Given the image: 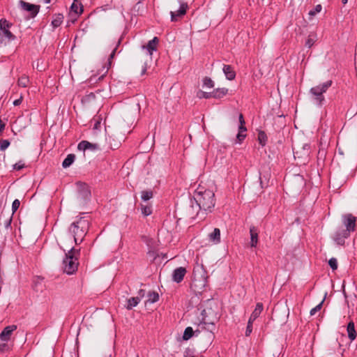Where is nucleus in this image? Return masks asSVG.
Segmentation results:
<instances>
[{
  "label": "nucleus",
  "mask_w": 357,
  "mask_h": 357,
  "mask_svg": "<svg viewBox=\"0 0 357 357\" xmlns=\"http://www.w3.org/2000/svg\"><path fill=\"white\" fill-rule=\"evenodd\" d=\"M215 204L214 192L199 185L194 192L193 199H190L187 214L190 218H197L199 220H203L208 213L212 212Z\"/></svg>",
  "instance_id": "1"
},
{
  "label": "nucleus",
  "mask_w": 357,
  "mask_h": 357,
  "mask_svg": "<svg viewBox=\"0 0 357 357\" xmlns=\"http://www.w3.org/2000/svg\"><path fill=\"white\" fill-rule=\"evenodd\" d=\"M208 274L202 263L198 260L193 269V279L191 283V288L195 293H201L204 291L208 282Z\"/></svg>",
  "instance_id": "2"
},
{
  "label": "nucleus",
  "mask_w": 357,
  "mask_h": 357,
  "mask_svg": "<svg viewBox=\"0 0 357 357\" xmlns=\"http://www.w3.org/2000/svg\"><path fill=\"white\" fill-rule=\"evenodd\" d=\"M89 228V222L84 217L79 218L71 224L68 231L73 236L75 244H79L83 241Z\"/></svg>",
  "instance_id": "3"
},
{
  "label": "nucleus",
  "mask_w": 357,
  "mask_h": 357,
  "mask_svg": "<svg viewBox=\"0 0 357 357\" xmlns=\"http://www.w3.org/2000/svg\"><path fill=\"white\" fill-rule=\"evenodd\" d=\"M80 254L79 249L72 247L66 254V257L63 260V271L68 275L73 274L78 267V257Z\"/></svg>",
  "instance_id": "4"
},
{
  "label": "nucleus",
  "mask_w": 357,
  "mask_h": 357,
  "mask_svg": "<svg viewBox=\"0 0 357 357\" xmlns=\"http://www.w3.org/2000/svg\"><path fill=\"white\" fill-rule=\"evenodd\" d=\"M331 84L332 81L328 80L310 89V94L311 96V99L314 104L319 107H321L323 105L325 101L324 93L326 92Z\"/></svg>",
  "instance_id": "5"
},
{
  "label": "nucleus",
  "mask_w": 357,
  "mask_h": 357,
  "mask_svg": "<svg viewBox=\"0 0 357 357\" xmlns=\"http://www.w3.org/2000/svg\"><path fill=\"white\" fill-rule=\"evenodd\" d=\"M13 24L6 19L0 20V43L6 45L8 43L16 39V36L13 35L10 29Z\"/></svg>",
  "instance_id": "6"
},
{
  "label": "nucleus",
  "mask_w": 357,
  "mask_h": 357,
  "mask_svg": "<svg viewBox=\"0 0 357 357\" xmlns=\"http://www.w3.org/2000/svg\"><path fill=\"white\" fill-rule=\"evenodd\" d=\"M346 229H343V236L349 237L351 231H355L356 218L351 213L346 214L342 218Z\"/></svg>",
  "instance_id": "7"
},
{
  "label": "nucleus",
  "mask_w": 357,
  "mask_h": 357,
  "mask_svg": "<svg viewBox=\"0 0 357 357\" xmlns=\"http://www.w3.org/2000/svg\"><path fill=\"white\" fill-rule=\"evenodd\" d=\"M262 310L263 304L261 303H257L255 309L251 314L250 319L248 320L245 331V336H249L251 334L252 331V323L260 315Z\"/></svg>",
  "instance_id": "8"
},
{
  "label": "nucleus",
  "mask_w": 357,
  "mask_h": 357,
  "mask_svg": "<svg viewBox=\"0 0 357 357\" xmlns=\"http://www.w3.org/2000/svg\"><path fill=\"white\" fill-rule=\"evenodd\" d=\"M210 310H204L202 311V314L203 316V318L202 321L199 324V327L201 329H205L212 333L215 329V322L218 320V317L215 316L211 321H206V317H205V314L209 313Z\"/></svg>",
  "instance_id": "9"
},
{
  "label": "nucleus",
  "mask_w": 357,
  "mask_h": 357,
  "mask_svg": "<svg viewBox=\"0 0 357 357\" xmlns=\"http://www.w3.org/2000/svg\"><path fill=\"white\" fill-rule=\"evenodd\" d=\"M294 158H301L305 160L307 159L310 153V146L308 144H304L301 146H297L293 148Z\"/></svg>",
  "instance_id": "10"
},
{
  "label": "nucleus",
  "mask_w": 357,
  "mask_h": 357,
  "mask_svg": "<svg viewBox=\"0 0 357 357\" xmlns=\"http://www.w3.org/2000/svg\"><path fill=\"white\" fill-rule=\"evenodd\" d=\"M178 3L180 5L179 9L176 12H174V11L170 12L172 22H176L178 20V17L185 15L186 13L187 9L188 8V6L186 2L179 0Z\"/></svg>",
  "instance_id": "11"
},
{
  "label": "nucleus",
  "mask_w": 357,
  "mask_h": 357,
  "mask_svg": "<svg viewBox=\"0 0 357 357\" xmlns=\"http://www.w3.org/2000/svg\"><path fill=\"white\" fill-rule=\"evenodd\" d=\"M19 5L20 6L22 10L29 12L32 17L36 16L40 10V6L31 4L25 2L23 0H20L19 1Z\"/></svg>",
  "instance_id": "12"
},
{
  "label": "nucleus",
  "mask_w": 357,
  "mask_h": 357,
  "mask_svg": "<svg viewBox=\"0 0 357 357\" xmlns=\"http://www.w3.org/2000/svg\"><path fill=\"white\" fill-rule=\"evenodd\" d=\"M17 329L16 325H10L3 328L0 333V340L3 342H8L10 340L13 333Z\"/></svg>",
  "instance_id": "13"
},
{
  "label": "nucleus",
  "mask_w": 357,
  "mask_h": 357,
  "mask_svg": "<svg viewBox=\"0 0 357 357\" xmlns=\"http://www.w3.org/2000/svg\"><path fill=\"white\" fill-rule=\"evenodd\" d=\"M77 149L80 151H85L87 149H90L92 151L101 149L99 144L97 143H91L88 141H82L78 144Z\"/></svg>",
  "instance_id": "14"
},
{
  "label": "nucleus",
  "mask_w": 357,
  "mask_h": 357,
  "mask_svg": "<svg viewBox=\"0 0 357 357\" xmlns=\"http://www.w3.org/2000/svg\"><path fill=\"white\" fill-rule=\"evenodd\" d=\"M186 273V269L183 267H178L176 268L172 274V279L174 282L179 283L183 280Z\"/></svg>",
  "instance_id": "15"
},
{
  "label": "nucleus",
  "mask_w": 357,
  "mask_h": 357,
  "mask_svg": "<svg viewBox=\"0 0 357 357\" xmlns=\"http://www.w3.org/2000/svg\"><path fill=\"white\" fill-rule=\"evenodd\" d=\"M250 246L256 247L258 243V230L255 226L250 227Z\"/></svg>",
  "instance_id": "16"
},
{
  "label": "nucleus",
  "mask_w": 357,
  "mask_h": 357,
  "mask_svg": "<svg viewBox=\"0 0 357 357\" xmlns=\"http://www.w3.org/2000/svg\"><path fill=\"white\" fill-rule=\"evenodd\" d=\"M222 70L227 79L233 80L235 78L236 73L231 66L224 65Z\"/></svg>",
  "instance_id": "17"
},
{
  "label": "nucleus",
  "mask_w": 357,
  "mask_h": 357,
  "mask_svg": "<svg viewBox=\"0 0 357 357\" xmlns=\"http://www.w3.org/2000/svg\"><path fill=\"white\" fill-rule=\"evenodd\" d=\"M199 333V329H197L196 331H194L192 327H187L184 331L183 339L184 340H188L192 337L194 334H196V335H197Z\"/></svg>",
  "instance_id": "18"
},
{
  "label": "nucleus",
  "mask_w": 357,
  "mask_h": 357,
  "mask_svg": "<svg viewBox=\"0 0 357 357\" xmlns=\"http://www.w3.org/2000/svg\"><path fill=\"white\" fill-rule=\"evenodd\" d=\"M209 239L215 244H218L220 242V230L218 228H215L209 234Z\"/></svg>",
  "instance_id": "19"
},
{
  "label": "nucleus",
  "mask_w": 357,
  "mask_h": 357,
  "mask_svg": "<svg viewBox=\"0 0 357 357\" xmlns=\"http://www.w3.org/2000/svg\"><path fill=\"white\" fill-rule=\"evenodd\" d=\"M349 338L352 341L356 337V332L354 328V324L353 321H350L347 325V328Z\"/></svg>",
  "instance_id": "20"
},
{
  "label": "nucleus",
  "mask_w": 357,
  "mask_h": 357,
  "mask_svg": "<svg viewBox=\"0 0 357 357\" xmlns=\"http://www.w3.org/2000/svg\"><path fill=\"white\" fill-rule=\"evenodd\" d=\"M158 43V39L157 37H154L152 40H149L147 45L145 47L148 50L150 55L152 54V52L156 50V45Z\"/></svg>",
  "instance_id": "21"
},
{
  "label": "nucleus",
  "mask_w": 357,
  "mask_h": 357,
  "mask_svg": "<svg viewBox=\"0 0 357 357\" xmlns=\"http://www.w3.org/2000/svg\"><path fill=\"white\" fill-rule=\"evenodd\" d=\"M75 155L70 153L68 154L66 158L64 159V160L62 162V167L63 168H68L75 161Z\"/></svg>",
  "instance_id": "22"
},
{
  "label": "nucleus",
  "mask_w": 357,
  "mask_h": 357,
  "mask_svg": "<svg viewBox=\"0 0 357 357\" xmlns=\"http://www.w3.org/2000/svg\"><path fill=\"white\" fill-rule=\"evenodd\" d=\"M343 229L338 230L336 231L335 236H334V241L337 243L338 245H343L344 243V239L347 238L348 237L343 236Z\"/></svg>",
  "instance_id": "23"
},
{
  "label": "nucleus",
  "mask_w": 357,
  "mask_h": 357,
  "mask_svg": "<svg viewBox=\"0 0 357 357\" xmlns=\"http://www.w3.org/2000/svg\"><path fill=\"white\" fill-rule=\"evenodd\" d=\"M228 89L225 88H218L212 92L213 98H221L227 93Z\"/></svg>",
  "instance_id": "24"
},
{
  "label": "nucleus",
  "mask_w": 357,
  "mask_h": 357,
  "mask_svg": "<svg viewBox=\"0 0 357 357\" xmlns=\"http://www.w3.org/2000/svg\"><path fill=\"white\" fill-rule=\"evenodd\" d=\"M63 18L64 17L62 14L59 13L57 15H55L53 20L52 21V25L53 26V27H59L61 24Z\"/></svg>",
  "instance_id": "25"
},
{
  "label": "nucleus",
  "mask_w": 357,
  "mask_h": 357,
  "mask_svg": "<svg viewBox=\"0 0 357 357\" xmlns=\"http://www.w3.org/2000/svg\"><path fill=\"white\" fill-rule=\"evenodd\" d=\"M71 11L74 12L77 15H80L83 12L82 6L77 2V0H74L70 7Z\"/></svg>",
  "instance_id": "26"
},
{
  "label": "nucleus",
  "mask_w": 357,
  "mask_h": 357,
  "mask_svg": "<svg viewBox=\"0 0 357 357\" xmlns=\"http://www.w3.org/2000/svg\"><path fill=\"white\" fill-rule=\"evenodd\" d=\"M140 301V297H132L128 300L127 309L131 310L132 307H135Z\"/></svg>",
  "instance_id": "27"
},
{
  "label": "nucleus",
  "mask_w": 357,
  "mask_h": 357,
  "mask_svg": "<svg viewBox=\"0 0 357 357\" xmlns=\"http://www.w3.org/2000/svg\"><path fill=\"white\" fill-rule=\"evenodd\" d=\"M159 299V295L155 291H150L148 294V300L147 302H149L151 303H155Z\"/></svg>",
  "instance_id": "28"
},
{
  "label": "nucleus",
  "mask_w": 357,
  "mask_h": 357,
  "mask_svg": "<svg viewBox=\"0 0 357 357\" xmlns=\"http://www.w3.org/2000/svg\"><path fill=\"white\" fill-rule=\"evenodd\" d=\"M258 140H259V144L262 146L266 145V141H267V136L264 131H260L258 133Z\"/></svg>",
  "instance_id": "29"
},
{
  "label": "nucleus",
  "mask_w": 357,
  "mask_h": 357,
  "mask_svg": "<svg viewBox=\"0 0 357 357\" xmlns=\"http://www.w3.org/2000/svg\"><path fill=\"white\" fill-rule=\"evenodd\" d=\"M29 82V77L23 75L18 79V85L22 87H26Z\"/></svg>",
  "instance_id": "30"
},
{
  "label": "nucleus",
  "mask_w": 357,
  "mask_h": 357,
  "mask_svg": "<svg viewBox=\"0 0 357 357\" xmlns=\"http://www.w3.org/2000/svg\"><path fill=\"white\" fill-rule=\"evenodd\" d=\"M141 211L144 216H148L152 213L151 206L149 205H141Z\"/></svg>",
  "instance_id": "31"
},
{
  "label": "nucleus",
  "mask_w": 357,
  "mask_h": 357,
  "mask_svg": "<svg viewBox=\"0 0 357 357\" xmlns=\"http://www.w3.org/2000/svg\"><path fill=\"white\" fill-rule=\"evenodd\" d=\"M153 197V192L151 190H144L142 192L141 198L143 201L146 202Z\"/></svg>",
  "instance_id": "32"
},
{
  "label": "nucleus",
  "mask_w": 357,
  "mask_h": 357,
  "mask_svg": "<svg viewBox=\"0 0 357 357\" xmlns=\"http://www.w3.org/2000/svg\"><path fill=\"white\" fill-rule=\"evenodd\" d=\"M203 84L207 88H213L214 86L213 81L208 77H206L203 80Z\"/></svg>",
  "instance_id": "33"
},
{
  "label": "nucleus",
  "mask_w": 357,
  "mask_h": 357,
  "mask_svg": "<svg viewBox=\"0 0 357 357\" xmlns=\"http://www.w3.org/2000/svg\"><path fill=\"white\" fill-rule=\"evenodd\" d=\"M91 195V192L87 188L83 189L79 192V197L88 199Z\"/></svg>",
  "instance_id": "34"
},
{
  "label": "nucleus",
  "mask_w": 357,
  "mask_h": 357,
  "mask_svg": "<svg viewBox=\"0 0 357 357\" xmlns=\"http://www.w3.org/2000/svg\"><path fill=\"white\" fill-rule=\"evenodd\" d=\"M246 131L247 130H241L240 128H238V132L236 135V139L239 143H241L245 138L246 135L244 132Z\"/></svg>",
  "instance_id": "35"
},
{
  "label": "nucleus",
  "mask_w": 357,
  "mask_h": 357,
  "mask_svg": "<svg viewBox=\"0 0 357 357\" xmlns=\"http://www.w3.org/2000/svg\"><path fill=\"white\" fill-rule=\"evenodd\" d=\"M328 264L332 270L335 271L337 268V261L335 258L332 257L328 261Z\"/></svg>",
  "instance_id": "36"
},
{
  "label": "nucleus",
  "mask_w": 357,
  "mask_h": 357,
  "mask_svg": "<svg viewBox=\"0 0 357 357\" xmlns=\"http://www.w3.org/2000/svg\"><path fill=\"white\" fill-rule=\"evenodd\" d=\"M322 9V6L321 4H318L315 6V8L309 12V15L314 16L317 13H320Z\"/></svg>",
  "instance_id": "37"
},
{
  "label": "nucleus",
  "mask_w": 357,
  "mask_h": 357,
  "mask_svg": "<svg viewBox=\"0 0 357 357\" xmlns=\"http://www.w3.org/2000/svg\"><path fill=\"white\" fill-rule=\"evenodd\" d=\"M10 145V142L8 139H1L0 141V150H6Z\"/></svg>",
  "instance_id": "38"
},
{
  "label": "nucleus",
  "mask_w": 357,
  "mask_h": 357,
  "mask_svg": "<svg viewBox=\"0 0 357 357\" xmlns=\"http://www.w3.org/2000/svg\"><path fill=\"white\" fill-rule=\"evenodd\" d=\"M238 120H239V123H240V126H239L238 128H240L241 130H247L246 127L244 126L245 122V120H244V118H243V116L242 114H239Z\"/></svg>",
  "instance_id": "39"
},
{
  "label": "nucleus",
  "mask_w": 357,
  "mask_h": 357,
  "mask_svg": "<svg viewBox=\"0 0 357 357\" xmlns=\"http://www.w3.org/2000/svg\"><path fill=\"white\" fill-rule=\"evenodd\" d=\"M315 37H312L311 35H310L305 42V46L310 48L315 43Z\"/></svg>",
  "instance_id": "40"
},
{
  "label": "nucleus",
  "mask_w": 357,
  "mask_h": 357,
  "mask_svg": "<svg viewBox=\"0 0 357 357\" xmlns=\"http://www.w3.org/2000/svg\"><path fill=\"white\" fill-rule=\"evenodd\" d=\"M197 96L200 98H210L213 97L212 92L208 93V92H204V91H202L198 92Z\"/></svg>",
  "instance_id": "41"
},
{
  "label": "nucleus",
  "mask_w": 357,
  "mask_h": 357,
  "mask_svg": "<svg viewBox=\"0 0 357 357\" xmlns=\"http://www.w3.org/2000/svg\"><path fill=\"white\" fill-rule=\"evenodd\" d=\"M324 303V300L319 303L318 304L317 306H315L314 307H313L312 309H311L310 310V315H314L318 311H319L322 307V304Z\"/></svg>",
  "instance_id": "42"
},
{
  "label": "nucleus",
  "mask_w": 357,
  "mask_h": 357,
  "mask_svg": "<svg viewBox=\"0 0 357 357\" xmlns=\"http://www.w3.org/2000/svg\"><path fill=\"white\" fill-rule=\"evenodd\" d=\"M20 202L19 199H16L13 201L12 204V211L13 213H14L20 207Z\"/></svg>",
  "instance_id": "43"
},
{
  "label": "nucleus",
  "mask_w": 357,
  "mask_h": 357,
  "mask_svg": "<svg viewBox=\"0 0 357 357\" xmlns=\"http://www.w3.org/2000/svg\"><path fill=\"white\" fill-rule=\"evenodd\" d=\"M95 99V95L93 93H90L89 94L86 95L82 98V102H89L92 100Z\"/></svg>",
  "instance_id": "44"
},
{
  "label": "nucleus",
  "mask_w": 357,
  "mask_h": 357,
  "mask_svg": "<svg viewBox=\"0 0 357 357\" xmlns=\"http://www.w3.org/2000/svg\"><path fill=\"white\" fill-rule=\"evenodd\" d=\"M10 349L9 345L6 342L0 344V352L3 353Z\"/></svg>",
  "instance_id": "45"
},
{
  "label": "nucleus",
  "mask_w": 357,
  "mask_h": 357,
  "mask_svg": "<svg viewBox=\"0 0 357 357\" xmlns=\"http://www.w3.org/2000/svg\"><path fill=\"white\" fill-rule=\"evenodd\" d=\"M24 166L25 165L22 161H19L13 165V169L15 170H21Z\"/></svg>",
  "instance_id": "46"
},
{
  "label": "nucleus",
  "mask_w": 357,
  "mask_h": 357,
  "mask_svg": "<svg viewBox=\"0 0 357 357\" xmlns=\"http://www.w3.org/2000/svg\"><path fill=\"white\" fill-rule=\"evenodd\" d=\"M116 50V47H115L112 50L111 54L109 55V59H108L109 66H111V60L114 58V56L115 55Z\"/></svg>",
  "instance_id": "47"
},
{
  "label": "nucleus",
  "mask_w": 357,
  "mask_h": 357,
  "mask_svg": "<svg viewBox=\"0 0 357 357\" xmlns=\"http://www.w3.org/2000/svg\"><path fill=\"white\" fill-rule=\"evenodd\" d=\"M93 121H95L93 125V129H98L99 127L100 126V121L96 119H94Z\"/></svg>",
  "instance_id": "48"
},
{
  "label": "nucleus",
  "mask_w": 357,
  "mask_h": 357,
  "mask_svg": "<svg viewBox=\"0 0 357 357\" xmlns=\"http://www.w3.org/2000/svg\"><path fill=\"white\" fill-rule=\"evenodd\" d=\"M22 101V97L21 96L19 99H17V100H15L13 102V105H14L15 106H17V105H20V104H21Z\"/></svg>",
  "instance_id": "49"
},
{
  "label": "nucleus",
  "mask_w": 357,
  "mask_h": 357,
  "mask_svg": "<svg viewBox=\"0 0 357 357\" xmlns=\"http://www.w3.org/2000/svg\"><path fill=\"white\" fill-rule=\"evenodd\" d=\"M119 142H116L115 143L114 145H112L110 142H109V148L112 149H116L119 147Z\"/></svg>",
  "instance_id": "50"
},
{
  "label": "nucleus",
  "mask_w": 357,
  "mask_h": 357,
  "mask_svg": "<svg viewBox=\"0 0 357 357\" xmlns=\"http://www.w3.org/2000/svg\"><path fill=\"white\" fill-rule=\"evenodd\" d=\"M139 297H140V299L144 296L145 291L143 289H140L138 292Z\"/></svg>",
  "instance_id": "51"
},
{
  "label": "nucleus",
  "mask_w": 357,
  "mask_h": 357,
  "mask_svg": "<svg viewBox=\"0 0 357 357\" xmlns=\"http://www.w3.org/2000/svg\"><path fill=\"white\" fill-rule=\"evenodd\" d=\"M146 65H144L142 68L141 75H144L146 73Z\"/></svg>",
  "instance_id": "52"
},
{
  "label": "nucleus",
  "mask_w": 357,
  "mask_h": 357,
  "mask_svg": "<svg viewBox=\"0 0 357 357\" xmlns=\"http://www.w3.org/2000/svg\"><path fill=\"white\" fill-rule=\"evenodd\" d=\"M10 222H11V218H10L7 222H6V227H8L10 226Z\"/></svg>",
  "instance_id": "53"
},
{
  "label": "nucleus",
  "mask_w": 357,
  "mask_h": 357,
  "mask_svg": "<svg viewBox=\"0 0 357 357\" xmlns=\"http://www.w3.org/2000/svg\"><path fill=\"white\" fill-rule=\"evenodd\" d=\"M205 317H206V321H211L213 320V318L212 319L208 318V317L206 315H205Z\"/></svg>",
  "instance_id": "54"
},
{
  "label": "nucleus",
  "mask_w": 357,
  "mask_h": 357,
  "mask_svg": "<svg viewBox=\"0 0 357 357\" xmlns=\"http://www.w3.org/2000/svg\"><path fill=\"white\" fill-rule=\"evenodd\" d=\"M348 0H342V2L343 4H346L347 3Z\"/></svg>",
  "instance_id": "55"
},
{
  "label": "nucleus",
  "mask_w": 357,
  "mask_h": 357,
  "mask_svg": "<svg viewBox=\"0 0 357 357\" xmlns=\"http://www.w3.org/2000/svg\"><path fill=\"white\" fill-rule=\"evenodd\" d=\"M50 1H51V0H45V2L46 3H50Z\"/></svg>",
  "instance_id": "56"
},
{
  "label": "nucleus",
  "mask_w": 357,
  "mask_h": 357,
  "mask_svg": "<svg viewBox=\"0 0 357 357\" xmlns=\"http://www.w3.org/2000/svg\"><path fill=\"white\" fill-rule=\"evenodd\" d=\"M36 287H37V284L36 283L35 286H34V288H36Z\"/></svg>",
  "instance_id": "57"
}]
</instances>
